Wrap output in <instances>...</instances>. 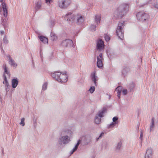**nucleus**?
Instances as JSON below:
<instances>
[{"label": "nucleus", "mask_w": 158, "mask_h": 158, "mask_svg": "<svg viewBox=\"0 0 158 158\" xmlns=\"http://www.w3.org/2000/svg\"><path fill=\"white\" fill-rule=\"evenodd\" d=\"M42 2L41 0H39L35 3V11H36L41 8Z\"/></svg>", "instance_id": "18"}, {"label": "nucleus", "mask_w": 158, "mask_h": 158, "mask_svg": "<svg viewBox=\"0 0 158 158\" xmlns=\"http://www.w3.org/2000/svg\"><path fill=\"white\" fill-rule=\"evenodd\" d=\"M143 132L142 131H141L140 132V136L139 139L141 141H142L143 138Z\"/></svg>", "instance_id": "39"}, {"label": "nucleus", "mask_w": 158, "mask_h": 158, "mask_svg": "<svg viewBox=\"0 0 158 158\" xmlns=\"http://www.w3.org/2000/svg\"><path fill=\"white\" fill-rule=\"evenodd\" d=\"M2 8L3 15L5 18H6L7 16L8 12L5 3H2Z\"/></svg>", "instance_id": "19"}, {"label": "nucleus", "mask_w": 158, "mask_h": 158, "mask_svg": "<svg viewBox=\"0 0 158 158\" xmlns=\"http://www.w3.org/2000/svg\"><path fill=\"white\" fill-rule=\"evenodd\" d=\"M104 38L106 41H109L110 40V37L107 34H105Z\"/></svg>", "instance_id": "36"}, {"label": "nucleus", "mask_w": 158, "mask_h": 158, "mask_svg": "<svg viewBox=\"0 0 158 158\" xmlns=\"http://www.w3.org/2000/svg\"><path fill=\"white\" fill-rule=\"evenodd\" d=\"M148 2H146V3H144L142 5H141L142 6H145V5H148Z\"/></svg>", "instance_id": "46"}, {"label": "nucleus", "mask_w": 158, "mask_h": 158, "mask_svg": "<svg viewBox=\"0 0 158 158\" xmlns=\"http://www.w3.org/2000/svg\"><path fill=\"white\" fill-rule=\"evenodd\" d=\"M61 74V73L60 72L56 71L54 73H52L51 76L58 81V79H59V77H60Z\"/></svg>", "instance_id": "17"}, {"label": "nucleus", "mask_w": 158, "mask_h": 158, "mask_svg": "<svg viewBox=\"0 0 158 158\" xmlns=\"http://www.w3.org/2000/svg\"><path fill=\"white\" fill-rule=\"evenodd\" d=\"M3 40L4 43L5 44H7L8 42V41L7 39L6 36L4 37Z\"/></svg>", "instance_id": "38"}, {"label": "nucleus", "mask_w": 158, "mask_h": 158, "mask_svg": "<svg viewBox=\"0 0 158 158\" xmlns=\"http://www.w3.org/2000/svg\"><path fill=\"white\" fill-rule=\"evenodd\" d=\"M155 118L154 117H152L151 119L150 123V132L153 131L154 130V128L155 126Z\"/></svg>", "instance_id": "22"}, {"label": "nucleus", "mask_w": 158, "mask_h": 158, "mask_svg": "<svg viewBox=\"0 0 158 158\" xmlns=\"http://www.w3.org/2000/svg\"><path fill=\"white\" fill-rule=\"evenodd\" d=\"M140 146L141 147H142V141L141 140V141H140Z\"/></svg>", "instance_id": "48"}, {"label": "nucleus", "mask_w": 158, "mask_h": 158, "mask_svg": "<svg viewBox=\"0 0 158 158\" xmlns=\"http://www.w3.org/2000/svg\"><path fill=\"white\" fill-rule=\"evenodd\" d=\"M72 131L71 130L68 128H64L63 129L61 134L62 135H68L70 137L72 135Z\"/></svg>", "instance_id": "16"}, {"label": "nucleus", "mask_w": 158, "mask_h": 158, "mask_svg": "<svg viewBox=\"0 0 158 158\" xmlns=\"http://www.w3.org/2000/svg\"><path fill=\"white\" fill-rule=\"evenodd\" d=\"M3 0H0V2H2L3 1Z\"/></svg>", "instance_id": "51"}, {"label": "nucleus", "mask_w": 158, "mask_h": 158, "mask_svg": "<svg viewBox=\"0 0 158 158\" xmlns=\"http://www.w3.org/2000/svg\"><path fill=\"white\" fill-rule=\"evenodd\" d=\"M135 87V84L133 83H131L129 87L130 89V91H131Z\"/></svg>", "instance_id": "32"}, {"label": "nucleus", "mask_w": 158, "mask_h": 158, "mask_svg": "<svg viewBox=\"0 0 158 158\" xmlns=\"http://www.w3.org/2000/svg\"><path fill=\"white\" fill-rule=\"evenodd\" d=\"M129 71V68L127 67H126L123 69L122 71V73L124 76H125Z\"/></svg>", "instance_id": "29"}, {"label": "nucleus", "mask_w": 158, "mask_h": 158, "mask_svg": "<svg viewBox=\"0 0 158 158\" xmlns=\"http://www.w3.org/2000/svg\"><path fill=\"white\" fill-rule=\"evenodd\" d=\"M47 85L48 84L47 82L44 83L42 86V90H45L47 89Z\"/></svg>", "instance_id": "34"}, {"label": "nucleus", "mask_w": 158, "mask_h": 158, "mask_svg": "<svg viewBox=\"0 0 158 158\" xmlns=\"http://www.w3.org/2000/svg\"><path fill=\"white\" fill-rule=\"evenodd\" d=\"M51 40L53 41L56 40L57 37L55 34L52 32H51L50 34Z\"/></svg>", "instance_id": "28"}, {"label": "nucleus", "mask_w": 158, "mask_h": 158, "mask_svg": "<svg viewBox=\"0 0 158 158\" xmlns=\"http://www.w3.org/2000/svg\"><path fill=\"white\" fill-rule=\"evenodd\" d=\"M70 3L69 0H59V6L61 8H66L69 6Z\"/></svg>", "instance_id": "8"}, {"label": "nucleus", "mask_w": 158, "mask_h": 158, "mask_svg": "<svg viewBox=\"0 0 158 158\" xmlns=\"http://www.w3.org/2000/svg\"><path fill=\"white\" fill-rule=\"evenodd\" d=\"M39 38L41 41L43 42L44 43H47L48 42V39L46 37L42 36H39Z\"/></svg>", "instance_id": "26"}, {"label": "nucleus", "mask_w": 158, "mask_h": 158, "mask_svg": "<svg viewBox=\"0 0 158 158\" xmlns=\"http://www.w3.org/2000/svg\"><path fill=\"white\" fill-rule=\"evenodd\" d=\"M58 79V81L62 83H65L67 82L68 80V77L65 72L64 73H61V74Z\"/></svg>", "instance_id": "12"}, {"label": "nucleus", "mask_w": 158, "mask_h": 158, "mask_svg": "<svg viewBox=\"0 0 158 158\" xmlns=\"http://www.w3.org/2000/svg\"><path fill=\"white\" fill-rule=\"evenodd\" d=\"M104 133L103 132H102L101 134L100 135H99V137L98 138V139H100V138H101L102 136L103 135H104Z\"/></svg>", "instance_id": "44"}, {"label": "nucleus", "mask_w": 158, "mask_h": 158, "mask_svg": "<svg viewBox=\"0 0 158 158\" xmlns=\"http://www.w3.org/2000/svg\"><path fill=\"white\" fill-rule=\"evenodd\" d=\"M61 44L64 47H70L73 46V44L71 40L66 39L62 41Z\"/></svg>", "instance_id": "9"}, {"label": "nucleus", "mask_w": 158, "mask_h": 158, "mask_svg": "<svg viewBox=\"0 0 158 158\" xmlns=\"http://www.w3.org/2000/svg\"><path fill=\"white\" fill-rule=\"evenodd\" d=\"M81 141H83V145H87L89 144L91 142V139L90 138L85 137L82 136L81 138Z\"/></svg>", "instance_id": "15"}, {"label": "nucleus", "mask_w": 158, "mask_h": 158, "mask_svg": "<svg viewBox=\"0 0 158 158\" xmlns=\"http://www.w3.org/2000/svg\"><path fill=\"white\" fill-rule=\"evenodd\" d=\"M77 19V22L79 23H81L84 21V17L80 15H77L76 16Z\"/></svg>", "instance_id": "23"}, {"label": "nucleus", "mask_w": 158, "mask_h": 158, "mask_svg": "<svg viewBox=\"0 0 158 158\" xmlns=\"http://www.w3.org/2000/svg\"><path fill=\"white\" fill-rule=\"evenodd\" d=\"M122 142L121 141H120L116 144L115 146V148L117 150H119L122 146Z\"/></svg>", "instance_id": "30"}, {"label": "nucleus", "mask_w": 158, "mask_h": 158, "mask_svg": "<svg viewBox=\"0 0 158 158\" xmlns=\"http://www.w3.org/2000/svg\"><path fill=\"white\" fill-rule=\"evenodd\" d=\"M5 21H6V20H4V19H2V24L3 25H4L5 24Z\"/></svg>", "instance_id": "45"}, {"label": "nucleus", "mask_w": 158, "mask_h": 158, "mask_svg": "<svg viewBox=\"0 0 158 158\" xmlns=\"http://www.w3.org/2000/svg\"><path fill=\"white\" fill-rule=\"evenodd\" d=\"M7 58L9 60V62L10 65L13 67H16L17 66V64L15 63V61L9 55L7 56Z\"/></svg>", "instance_id": "20"}, {"label": "nucleus", "mask_w": 158, "mask_h": 158, "mask_svg": "<svg viewBox=\"0 0 158 158\" xmlns=\"http://www.w3.org/2000/svg\"><path fill=\"white\" fill-rule=\"evenodd\" d=\"M2 44H1V46H0V47H1V49H2V50H3V49H2Z\"/></svg>", "instance_id": "50"}, {"label": "nucleus", "mask_w": 158, "mask_h": 158, "mask_svg": "<svg viewBox=\"0 0 158 158\" xmlns=\"http://www.w3.org/2000/svg\"><path fill=\"white\" fill-rule=\"evenodd\" d=\"M124 22H120L118 24V27L116 31V33L118 37L121 40H123L124 37V33L123 29L124 27Z\"/></svg>", "instance_id": "4"}, {"label": "nucleus", "mask_w": 158, "mask_h": 158, "mask_svg": "<svg viewBox=\"0 0 158 158\" xmlns=\"http://www.w3.org/2000/svg\"><path fill=\"white\" fill-rule=\"evenodd\" d=\"M90 77L92 81L94 83V85L97 86L98 78V77L96 75L95 72L92 73L91 74Z\"/></svg>", "instance_id": "14"}, {"label": "nucleus", "mask_w": 158, "mask_h": 158, "mask_svg": "<svg viewBox=\"0 0 158 158\" xmlns=\"http://www.w3.org/2000/svg\"><path fill=\"white\" fill-rule=\"evenodd\" d=\"M70 141L69 136L60 134V137L58 140L57 143L60 145L63 146L68 144Z\"/></svg>", "instance_id": "3"}, {"label": "nucleus", "mask_w": 158, "mask_h": 158, "mask_svg": "<svg viewBox=\"0 0 158 158\" xmlns=\"http://www.w3.org/2000/svg\"><path fill=\"white\" fill-rule=\"evenodd\" d=\"M122 93L124 95H126L127 94V89H123L122 91Z\"/></svg>", "instance_id": "40"}, {"label": "nucleus", "mask_w": 158, "mask_h": 158, "mask_svg": "<svg viewBox=\"0 0 158 158\" xmlns=\"http://www.w3.org/2000/svg\"><path fill=\"white\" fill-rule=\"evenodd\" d=\"M3 68L4 71V74L3 75L4 81L3 82V83L5 85V88L6 92H7L9 91V89L10 86L7 80L6 77H7L8 78H10V72L7 70V69L6 64H4Z\"/></svg>", "instance_id": "2"}, {"label": "nucleus", "mask_w": 158, "mask_h": 158, "mask_svg": "<svg viewBox=\"0 0 158 158\" xmlns=\"http://www.w3.org/2000/svg\"><path fill=\"white\" fill-rule=\"evenodd\" d=\"M122 90V87L121 86H118L115 89L116 91H117V96L119 98L120 96V94Z\"/></svg>", "instance_id": "25"}, {"label": "nucleus", "mask_w": 158, "mask_h": 158, "mask_svg": "<svg viewBox=\"0 0 158 158\" xmlns=\"http://www.w3.org/2000/svg\"><path fill=\"white\" fill-rule=\"evenodd\" d=\"M95 88L94 86H91L89 89V91L90 93H92L95 90Z\"/></svg>", "instance_id": "37"}, {"label": "nucleus", "mask_w": 158, "mask_h": 158, "mask_svg": "<svg viewBox=\"0 0 158 158\" xmlns=\"http://www.w3.org/2000/svg\"><path fill=\"white\" fill-rule=\"evenodd\" d=\"M118 118L117 117H114L113 118V121L114 123L116 122V121L118 120Z\"/></svg>", "instance_id": "41"}, {"label": "nucleus", "mask_w": 158, "mask_h": 158, "mask_svg": "<svg viewBox=\"0 0 158 158\" xmlns=\"http://www.w3.org/2000/svg\"><path fill=\"white\" fill-rule=\"evenodd\" d=\"M101 17L100 15H96L95 16V23L98 24V23H99L101 20Z\"/></svg>", "instance_id": "27"}, {"label": "nucleus", "mask_w": 158, "mask_h": 158, "mask_svg": "<svg viewBox=\"0 0 158 158\" xmlns=\"http://www.w3.org/2000/svg\"><path fill=\"white\" fill-rule=\"evenodd\" d=\"M102 59V54L101 53L100 54L99 56L97 57V66L100 68H102L103 67Z\"/></svg>", "instance_id": "11"}, {"label": "nucleus", "mask_w": 158, "mask_h": 158, "mask_svg": "<svg viewBox=\"0 0 158 158\" xmlns=\"http://www.w3.org/2000/svg\"><path fill=\"white\" fill-rule=\"evenodd\" d=\"M104 44L103 41L101 39H99L96 42V49L99 51L101 52L104 50Z\"/></svg>", "instance_id": "7"}, {"label": "nucleus", "mask_w": 158, "mask_h": 158, "mask_svg": "<svg viewBox=\"0 0 158 158\" xmlns=\"http://www.w3.org/2000/svg\"><path fill=\"white\" fill-rule=\"evenodd\" d=\"M81 141V139L78 140L77 143L75 145L74 148L70 152V155L73 154V152L77 150Z\"/></svg>", "instance_id": "24"}, {"label": "nucleus", "mask_w": 158, "mask_h": 158, "mask_svg": "<svg viewBox=\"0 0 158 158\" xmlns=\"http://www.w3.org/2000/svg\"><path fill=\"white\" fill-rule=\"evenodd\" d=\"M1 33L2 34H4V31H1Z\"/></svg>", "instance_id": "49"}, {"label": "nucleus", "mask_w": 158, "mask_h": 158, "mask_svg": "<svg viewBox=\"0 0 158 158\" xmlns=\"http://www.w3.org/2000/svg\"><path fill=\"white\" fill-rule=\"evenodd\" d=\"M153 154L152 149L149 147L147 148L145 155V158H152Z\"/></svg>", "instance_id": "13"}, {"label": "nucleus", "mask_w": 158, "mask_h": 158, "mask_svg": "<svg viewBox=\"0 0 158 158\" xmlns=\"http://www.w3.org/2000/svg\"><path fill=\"white\" fill-rule=\"evenodd\" d=\"M53 24H54L53 22L52 21H51L50 22V24H51V25H50V26H52V25H53Z\"/></svg>", "instance_id": "47"}, {"label": "nucleus", "mask_w": 158, "mask_h": 158, "mask_svg": "<svg viewBox=\"0 0 158 158\" xmlns=\"http://www.w3.org/2000/svg\"><path fill=\"white\" fill-rule=\"evenodd\" d=\"M97 24L95 23L94 25H91L90 27V30L92 31H95L96 27Z\"/></svg>", "instance_id": "31"}, {"label": "nucleus", "mask_w": 158, "mask_h": 158, "mask_svg": "<svg viewBox=\"0 0 158 158\" xmlns=\"http://www.w3.org/2000/svg\"><path fill=\"white\" fill-rule=\"evenodd\" d=\"M137 19L140 21H145L148 17V15L143 12H139L136 14Z\"/></svg>", "instance_id": "6"}, {"label": "nucleus", "mask_w": 158, "mask_h": 158, "mask_svg": "<svg viewBox=\"0 0 158 158\" xmlns=\"http://www.w3.org/2000/svg\"><path fill=\"white\" fill-rule=\"evenodd\" d=\"M46 3L48 5H49L50 4L52 0H45Z\"/></svg>", "instance_id": "42"}, {"label": "nucleus", "mask_w": 158, "mask_h": 158, "mask_svg": "<svg viewBox=\"0 0 158 158\" xmlns=\"http://www.w3.org/2000/svg\"><path fill=\"white\" fill-rule=\"evenodd\" d=\"M116 123H117L116 122H115V123L112 122L108 126V128H111L115 126Z\"/></svg>", "instance_id": "33"}, {"label": "nucleus", "mask_w": 158, "mask_h": 158, "mask_svg": "<svg viewBox=\"0 0 158 158\" xmlns=\"http://www.w3.org/2000/svg\"><path fill=\"white\" fill-rule=\"evenodd\" d=\"M24 121V118H22L21 119V121L19 123L20 125L22 126H24L25 125Z\"/></svg>", "instance_id": "35"}, {"label": "nucleus", "mask_w": 158, "mask_h": 158, "mask_svg": "<svg viewBox=\"0 0 158 158\" xmlns=\"http://www.w3.org/2000/svg\"><path fill=\"white\" fill-rule=\"evenodd\" d=\"M64 19H67L68 21L72 22L75 19V16L72 14L71 12H69L67 14L64 16Z\"/></svg>", "instance_id": "10"}, {"label": "nucleus", "mask_w": 158, "mask_h": 158, "mask_svg": "<svg viewBox=\"0 0 158 158\" xmlns=\"http://www.w3.org/2000/svg\"><path fill=\"white\" fill-rule=\"evenodd\" d=\"M154 6L156 8H158V2H156L154 4Z\"/></svg>", "instance_id": "43"}, {"label": "nucleus", "mask_w": 158, "mask_h": 158, "mask_svg": "<svg viewBox=\"0 0 158 158\" xmlns=\"http://www.w3.org/2000/svg\"><path fill=\"white\" fill-rule=\"evenodd\" d=\"M129 9L128 5L126 3L120 4L114 13V16L116 19H121L127 13Z\"/></svg>", "instance_id": "1"}, {"label": "nucleus", "mask_w": 158, "mask_h": 158, "mask_svg": "<svg viewBox=\"0 0 158 158\" xmlns=\"http://www.w3.org/2000/svg\"><path fill=\"white\" fill-rule=\"evenodd\" d=\"M19 83V80L17 78H14L11 81L12 87L13 88H15L17 86Z\"/></svg>", "instance_id": "21"}, {"label": "nucleus", "mask_w": 158, "mask_h": 158, "mask_svg": "<svg viewBox=\"0 0 158 158\" xmlns=\"http://www.w3.org/2000/svg\"><path fill=\"white\" fill-rule=\"evenodd\" d=\"M105 112V110L103 109L102 110L99 111L96 115L94 119V122L96 124H98L100 123L101 118L103 117Z\"/></svg>", "instance_id": "5"}]
</instances>
